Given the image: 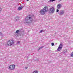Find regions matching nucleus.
Returning <instances> with one entry per match:
<instances>
[{"label":"nucleus","mask_w":73,"mask_h":73,"mask_svg":"<svg viewBox=\"0 0 73 73\" xmlns=\"http://www.w3.org/2000/svg\"><path fill=\"white\" fill-rule=\"evenodd\" d=\"M33 20V18L31 16L29 15L26 17L24 23L25 24H29L31 23Z\"/></svg>","instance_id":"f257e3e1"},{"label":"nucleus","mask_w":73,"mask_h":73,"mask_svg":"<svg viewBox=\"0 0 73 73\" xmlns=\"http://www.w3.org/2000/svg\"><path fill=\"white\" fill-rule=\"evenodd\" d=\"M19 43H20V41H18L17 42V44H19Z\"/></svg>","instance_id":"a211bd4d"},{"label":"nucleus","mask_w":73,"mask_h":73,"mask_svg":"<svg viewBox=\"0 0 73 73\" xmlns=\"http://www.w3.org/2000/svg\"><path fill=\"white\" fill-rule=\"evenodd\" d=\"M48 12L50 13H53L54 12V7H50L48 9Z\"/></svg>","instance_id":"7ed1b4c3"},{"label":"nucleus","mask_w":73,"mask_h":73,"mask_svg":"<svg viewBox=\"0 0 73 73\" xmlns=\"http://www.w3.org/2000/svg\"><path fill=\"white\" fill-rule=\"evenodd\" d=\"M43 31V30H41L40 32V33H42V31Z\"/></svg>","instance_id":"5701e85b"},{"label":"nucleus","mask_w":73,"mask_h":73,"mask_svg":"<svg viewBox=\"0 0 73 73\" xmlns=\"http://www.w3.org/2000/svg\"><path fill=\"white\" fill-rule=\"evenodd\" d=\"M19 31H19V30H17L16 31V33H19Z\"/></svg>","instance_id":"dca6fc26"},{"label":"nucleus","mask_w":73,"mask_h":73,"mask_svg":"<svg viewBox=\"0 0 73 73\" xmlns=\"http://www.w3.org/2000/svg\"><path fill=\"white\" fill-rule=\"evenodd\" d=\"M51 45H52V46H53V45H54V43H52Z\"/></svg>","instance_id":"aec40b11"},{"label":"nucleus","mask_w":73,"mask_h":73,"mask_svg":"<svg viewBox=\"0 0 73 73\" xmlns=\"http://www.w3.org/2000/svg\"><path fill=\"white\" fill-rule=\"evenodd\" d=\"M43 10L45 12H47L48 11V7L46 6L43 9Z\"/></svg>","instance_id":"0eeeda50"},{"label":"nucleus","mask_w":73,"mask_h":73,"mask_svg":"<svg viewBox=\"0 0 73 73\" xmlns=\"http://www.w3.org/2000/svg\"><path fill=\"white\" fill-rule=\"evenodd\" d=\"M4 35L1 33L0 32V36H3Z\"/></svg>","instance_id":"ddd939ff"},{"label":"nucleus","mask_w":73,"mask_h":73,"mask_svg":"<svg viewBox=\"0 0 73 73\" xmlns=\"http://www.w3.org/2000/svg\"><path fill=\"white\" fill-rule=\"evenodd\" d=\"M8 69L11 70H15V65L14 64L10 65L9 66H8Z\"/></svg>","instance_id":"20e7f679"},{"label":"nucleus","mask_w":73,"mask_h":73,"mask_svg":"<svg viewBox=\"0 0 73 73\" xmlns=\"http://www.w3.org/2000/svg\"><path fill=\"white\" fill-rule=\"evenodd\" d=\"M62 48V44H60L57 50H58V51H60V50H61Z\"/></svg>","instance_id":"39448f33"},{"label":"nucleus","mask_w":73,"mask_h":73,"mask_svg":"<svg viewBox=\"0 0 73 73\" xmlns=\"http://www.w3.org/2000/svg\"><path fill=\"white\" fill-rule=\"evenodd\" d=\"M14 40H10L7 42V46H12L14 44Z\"/></svg>","instance_id":"f03ea898"},{"label":"nucleus","mask_w":73,"mask_h":73,"mask_svg":"<svg viewBox=\"0 0 73 73\" xmlns=\"http://www.w3.org/2000/svg\"><path fill=\"white\" fill-rule=\"evenodd\" d=\"M59 11V10L58 9H57L56 10V12H58Z\"/></svg>","instance_id":"412c9836"},{"label":"nucleus","mask_w":73,"mask_h":73,"mask_svg":"<svg viewBox=\"0 0 73 73\" xmlns=\"http://www.w3.org/2000/svg\"><path fill=\"white\" fill-rule=\"evenodd\" d=\"M65 11L64 10H60L59 11V15L61 16L64 14Z\"/></svg>","instance_id":"423d86ee"},{"label":"nucleus","mask_w":73,"mask_h":73,"mask_svg":"<svg viewBox=\"0 0 73 73\" xmlns=\"http://www.w3.org/2000/svg\"><path fill=\"white\" fill-rule=\"evenodd\" d=\"M27 1H29V0H26Z\"/></svg>","instance_id":"393cba45"},{"label":"nucleus","mask_w":73,"mask_h":73,"mask_svg":"<svg viewBox=\"0 0 73 73\" xmlns=\"http://www.w3.org/2000/svg\"><path fill=\"white\" fill-rule=\"evenodd\" d=\"M2 11V9L1 8H0V12H1Z\"/></svg>","instance_id":"4be33fe9"},{"label":"nucleus","mask_w":73,"mask_h":73,"mask_svg":"<svg viewBox=\"0 0 73 73\" xmlns=\"http://www.w3.org/2000/svg\"><path fill=\"white\" fill-rule=\"evenodd\" d=\"M56 0H50L49 2H53L54 1H55Z\"/></svg>","instance_id":"4468645a"},{"label":"nucleus","mask_w":73,"mask_h":73,"mask_svg":"<svg viewBox=\"0 0 73 73\" xmlns=\"http://www.w3.org/2000/svg\"><path fill=\"white\" fill-rule=\"evenodd\" d=\"M61 8V5L60 4H58L57 5V9H60Z\"/></svg>","instance_id":"1a4fd4ad"},{"label":"nucleus","mask_w":73,"mask_h":73,"mask_svg":"<svg viewBox=\"0 0 73 73\" xmlns=\"http://www.w3.org/2000/svg\"><path fill=\"white\" fill-rule=\"evenodd\" d=\"M71 57H73V52L70 55Z\"/></svg>","instance_id":"f3484780"},{"label":"nucleus","mask_w":73,"mask_h":73,"mask_svg":"<svg viewBox=\"0 0 73 73\" xmlns=\"http://www.w3.org/2000/svg\"><path fill=\"white\" fill-rule=\"evenodd\" d=\"M40 49H41L40 48H39L38 49V50H40Z\"/></svg>","instance_id":"b1692460"},{"label":"nucleus","mask_w":73,"mask_h":73,"mask_svg":"<svg viewBox=\"0 0 73 73\" xmlns=\"http://www.w3.org/2000/svg\"><path fill=\"white\" fill-rule=\"evenodd\" d=\"M66 51H67L66 50H64L63 52V53H64V54H65V53H66Z\"/></svg>","instance_id":"f8f14e48"},{"label":"nucleus","mask_w":73,"mask_h":73,"mask_svg":"<svg viewBox=\"0 0 73 73\" xmlns=\"http://www.w3.org/2000/svg\"><path fill=\"white\" fill-rule=\"evenodd\" d=\"M44 12L43 10H41L40 11V13L42 15H44L45 14V12Z\"/></svg>","instance_id":"6e6552de"},{"label":"nucleus","mask_w":73,"mask_h":73,"mask_svg":"<svg viewBox=\"0 0 73 73\" xmlns=\"http://www.w3.org/2000/svg\"><path fill=\"white\" fill-rule=\"evenodd\" d=\"M27 68L26 67V69H27Z\"/></svg>","instance_id":"a878e982"},{"label":"nucleus","mask_w":73,"mask_h":73,"mask_svg":"<svg viewBox=\"0 0 73 73\" xmlns=\"http://www.w3.org/2000/svg\"><path fill=\"white\" fill-rule=\"evenodd\" d=\"M44 47V46H42L40 47V49H42V48Z\"/></svg>","instance_id":"6ab92c4d"},{"label":"nucleus","mask_w":73,"mask_h":73,"mask_svg":"<svg viewBox=\"0 0 73 73\" xmlns=\"http://www.w3.org/2000/svg\"><path fill=\"white\" fill-rule=\"evenodd\" d=\"M23 7H24L23 6H22L19 7L17 9V10L20 11V10H21V9H23Z\"/></svg>","instance_id":"9d476101"},{"label":"nucleus","mask_w":73,"mask_h":73,"mask_svg":"<svg viewBox=\"0 0 73 73\" xmlns=\"http://www.w3.org/2000/svg\"><path fill=\"white\" fill-rule=\"evenodd\" d=\"M19 19H20V17H16L15 18V19L16 21H18L19 20Z\"/></svg>","instance_id":"9b49d317"},{"label":"nucleus","mask_w":73,"mask_h":73,"mask_svg":"<svg viewBox=\"0 0 73 73\" xmlns=\"http://www.w3.org/2000/svg\"><path fill=\"white\" fill-rule=\"evenodd\" d=\"M33 73H38V72L37 71H35Z\"/></svg>","instance_id":"2eb2a0df"}]
</instances>
